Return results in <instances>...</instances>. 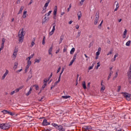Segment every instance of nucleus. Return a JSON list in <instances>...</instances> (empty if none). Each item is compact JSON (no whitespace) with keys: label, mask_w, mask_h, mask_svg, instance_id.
I'll list each match as a JSON object with an SVG mask.
<instances>
[{"label":"nucleus","mask_w":131,"mask_h":131,"mask_svg":"<svg viewBox=\"0 0 131 131\" xmlns=\"http://www.w3.org/2000/svg\"><path fill=\"white\" fill-rule=\"evenodd\" d=\"M25 30L24 28L21 29L18 32V41L19 42H23V40H24V36L25 35Z\"/></svg>","instance_id":"1"},{"label":"nucleus","mask_w":131,"mask_h":131,"mask_svg":"<svg viewBox=\"0 0 131 131\" xmlns=\"http://www.w3.org/2000/svg\"><path fill=\"white\" fill-rule=\"evenodd\" d=\"M11 127V125L9 123L0 124V128L2 129H9Z\"/></svg>","instance_id":"2"},{"label":"nucleus","mask_w":131,"mask_h":131,"mask_svg":"<svg viewBox=\"0 0 131 131\" xmlns=\"http://www.w3.org/2000/svg\"><path fill=\"white\" fill-rule=\"evenodd\" d=\"M26 60L27 61V65L25 69V72H27L28 69H29V67L31 66V61H30V59H28V58H26Z\"/></svg>","instance_id":"3"},{"label":"nucleus","mask_w":131,"mask_h":131,"mask_svg":"<svg viewBox=\"0 0 131 131\" xmlns=\"http://www.w3.org/2000/svg\"><path fill=\"white\" fill-rule=\"evenodd\" d=\"M123 96H124V98L127 100V101H130L131 100V94H129L126 93H123Z\"/></svg>","instance_id":"4"},{"label":"nucleus","mask_w":131,"mask_h":131,"mask_svg":"<svg viewBox=\"0 0 131 131\" xmlns=\"http://www.w3.org/2000/svg\"><path fill=\"white\" fill-rule=\"evenodd\" d=\"M95 16L96 18L94 20V25H97V24H98V22H99V13L97 12Z\"/></svg>","instance_id":"5"},{"label":"nucleus","mask_w":131,"mask_h":131,"mask_svg":"<svg viewBox=\"0 0 131 131\" xmlns=\"http://www.w3.org/2000/svg\"><path fill=\"white\" fill-rule=\"evenodd\" d=\"M8 74H9V71L8 70H6L5 73L4 74L2 77V80H4V79L7 77V75H8Z\"/></svg>","instance_id":"6"},{"label":"nucleus","mask_w":131,"mask_h":131,"mask_svg":"<svg viewBox=\"0 0 131 131\" xmlns=\"http://www.w3.org/2000/svg\"><path fill=\"white\" fill-rule=\"evenodd\" d=\"M55 27H56V25L53 26L52 30H51V31L49 32V35L51 36L54 34V32H55V30H56Z\"/></svg>","instance_id":"7"},{"label":"nucleus","mask_w":131,"mask_h":131,"mask_svg":"<svg viewBox=\"0 0 131 131\" xmlns=\"http://www.w3.org/2000/svg\"><path fill=\"white\" fill-rule=\"evenodd\" d=\"M52 126L54 127H56V128H58V129L62 128L61 125H58V124L56 123H52Z\"/></svg>","instance_id":"8"},{"label":"nucleus","mask_w":131,"mask_h":131,"mask_svg":"<svg viewBox=\"0 0 131 131\" xmlns=\"http://www.w3.org/2000/svg\"><path fill=\"white\" fill-rule=\"evenodd\" d=\"M127 76L130 78V77H131V64L129 67V70L127 72Z\"/></svg>","instance_id":"9"},{"label":"nucleus","mask_w":131,"mask_h":131,"mask_svg":"<svg viewBox=\"0 0 131 131\" xmlns=\"http://www.w3.org/2000/svg\"><path fill=\"white\" fill-rule=\"evenodd\" d=\"M77 16H78V19L80 20V18H81V17H82V13H81V11L78 12Z\"/></svg>","instance_id":"10"},{"label":"nucleus","mask_w":131,"mask_h":131,"mask_svg":"<svg viewBox=\"0 0 131 131\" xmlns=\"http://www.w3.org/2000/svg\"><path fill=\"white\" fill-rule=\"evenodd\" d=\"M51 2V0H48L46 2V3L45 4L43 8L45 9H47L48 8V6H49V4H50V2Z\"/></svg>","instance_id":"11"},{"label":"nucleus","mask_w":131,"mask_h":131,"mask_svg":"<svg viewBox=\"0 0 131 131\" xmlns=\"http://www.w3.org/2000/svg\"><path fill=\"white\" fill-rule=\"evenodd\" d=\"M118 56H119V54L118 53H116L114 56V58L112 59V62H115L116 60V58H117Z\"/></svg>","instance_id":"12"},{"label":"nucleus","mask_w":131,"mask_h":131,"mask_svg":"<svg viewBox=\"0 0 131 131\" xmlns=\"http://www.w3.org/2000/svg\"><path fill=\"white\" fill-rule=\"evenodd\" d=\"M53 46H51L49 50H48V53H49V55H53V53H52V52H53Z\"/></svg>","instance_id":"13"},{"label":"nucleus","mask_w":131,"mask_h":131,"mask_svg":"<svg viewBox=\"0 0 131 131\" xmlns=\"http://www.w3.org/2000/svg\"><path fill=\"white\" fill-rule=\"evenodd\" d=\"M28 15H27V11H24L23 12V19H25L26 17H27Z\"/></svg>","instance_id":"14"},{"label":"nucleus","mask_w":131,"mask_h":131,"mask_svg":"<svg viewBox=\"0 0 131 131\" xmlns=\"http://www.w3.org/2000/svg\"><path fill=\"white\" fill-rule=\"evenodd\" d=\"M60 81H61V75L59 76L58 81L54 83V86H56V85H57V84H58Z\"/></svg>","instance_id":"15"},{"label":"nucleus","mask_w":131,"mask_h":131,"mask_svg":"<svg viewBox=\"0 0 131 131\" xmlns=\"http://www.w3.org/2000/svg\"><path fill=\"white\" fill-rule=\"evenodd\" d=\"M40 61H41V58H36L34 60V64H35V63H40Z\"/></svg>","instance_id":"16"},{"label":"nucleus","mask_w":131,"mask_h":131,"mask_svg":"<svg viewBox=\"0 0 131 131\" xmlns=\"http://www.w3.org/2000/svg\"><path fill=\"white\" fill-rule=\"evenodd\" d=\"M43 125H49L50 124V123L48 122V121L47 120H44L42 122Z\"/></svg>","instance_id":"17"},{"label":"nucleus","mask_w":131,"mask_h":131,"mask_svg":"<svg viewBox=\"0 0 131 131\" xmlns=\"http://www.w3.org/2000/svg\"><path fill=\"white\" fill-rule=\"evenodd\" d=\"M33 86H31L30 88L29 91L26 94V96H29L30 94H31V92H32Z\"/></svg>","instance_id":"18"},{"label":"nucleus","mask_w":131,"mask_h":131,"mask_svg":"<svg viewBox=\"0 0 131 131\" xmlns=\"http://www.w3.org/2000/svg\"><path fill=\"white\" fill-rule=\"evenodd\" d=\"M17 67H18V62H15L14 63V67H13V69L14 70H16V69H17Z\"/></svg>","instance_id":"19"},{"label":"nucleus","mask_w":131,"mask_h":131,"mask_svg":"<svg viewBox=\"0 0 131 131\" xmlns=\"http://www.w3.org/2000/svg\"><path fill=\"white\" fill-rule=\"evenodd\" d=\"M23 9H24V6H21L20 9L18 13V15H19V14H21V13H22V11H23Z\"/></svg>","instance_id":"20"},{"label":"nucleus","mask_w":131,"mask_h":131,"mask_svg":"<svg viewBox=\"0 0 131 131\" xmlns=\"http://www.w3.org/2000/svg\"><path fill=\"white\" fill-rule=\"evenodd\" d=\"M75 52V48H73L71 51H70V54L71 55H73V54H74V52Z\"/></svg>","instance_id":"21"},{"label":"nucleus","mask_w":131,"mask_h":131,"mask_svg":"<svg viewBox=\"0 0 131 131\" xmlns=\"http://www.w3.org/2000/svg\"><path fill=\"white\" fill-rule=\"evenodd\" d=\"M82 86L84 90H86V85H85V81L82 82Z\"/></svg>","instance_id":"22"},{"label":"nucleus","mask_w":131,"mask_h":131,"mask_svg":"<svg viewBox=\"0 0 131 131\" xmlns=\"http://www.w3.org/2000/svg\"><path fill=\"white\" fill-rule=\"evenodd\" d=\"M33 57H34V54H32L29 57H27V59H28L29 60H31V59H32Z\"/></svg>","instance_id":"23"},{"label":"nucleus","mask_w":131,"mask_h":131,"mask_svg":"<svg viewBox=\"0 0 131 131\" xmlns=\"http://www.w3.org/2000/svg\"><path fill=\"white\" fill-rule=\"evenodd\" d=\"M17 54L15 52H13V55H12V58L13 59H16V57H17Z\"/></svg>","instance_id":"24"},{"label":"nucleus","mask_w":131,"mask_h":131,"mask_svg":"<svg viewBox=\"0 0 131 131\" xmlns=\"http://www.w3.org/2000/svg\"><path fill=\"white\" fill-rule=\"evenodd\" d=\"M130 43H131V41L130 40H128L126 43V46L127 47H129L130 46Z\"/></svg>","instance_id":"25"},{"label":"nucleus","mask_w":131,"mask_h":131,"mask_svg":"<svg viewBox=\"0 0 131 131\" xmlns=\"http://www.w3.org/2000/svg\"><path fill=\"white\" fill-rule=\"evenodd\" d=\"M46 12H47V9L43 7L42 10L41 11V13L45 14V13H46Z\"/></svg>","instance_id":"26"},{"label":"nucleus","mask_w":131,"mask_h":131,"mask_svg":"<svg viewBox=\"0 0 131 131\" xmlns=\"http://www.w3.org/2000/svg\"><path fill=\"white\" fill-rule=\"evenodd\" d=\"M5 41H6V39L3 38L2 39V43L1 44V46H3V47H4Z\"/></svg>","instance_id":"27"},{"label":"nucleus","mask_w":131,"mask_h":131,"mask_svg":"<svg viewBox=\"0 0 131 131\" xmlns=\"http://www.w3.org/2000/svg\"><path fill=\"white\" fill-rule=\"evenodd\" d=\"M106 89V87H105V85H102L101 89H100V91L101 92L103 91H105V89Z\"/></svg>","instance_id":"28"},{"label":"nucleus","mask_w":131,"mask_h":131,"mask_svg":"<svg viewBox=\"0 0 131 131\" xmlns=\"http://www.w3.org/2000/svg\"><path fill=\"white\" fill-rule=\"evenodd\" d=\"M102 24H103V20L101 21V23L99 24V25L98 27L99 29H101V28H102Z\"/></svg>","instance_id":"29"},{"label":"nucleus","mask_w":131,"mask_h":131,"mask_svg":"<svg viewBox=\"0 0 131 131\" xmlns=\"http://www.w3.org/2000/svg\"><path fill=\"white\" fill-rule=\"evenodd\" d=\"M2 112H3V113H4V114H9V111H8L7 110H4V111H2Z\"/></svg>","instance_id":"30"},{"label":"nucleus","mask_w":131,"mask_h":131,"mask_svg":"<svg viewBox=\"0 0 131 131\" xmlns=\"http://www.w3.org/2000/svg\"><path fill=\"white\" fill-rule=\"evenodd\" d=\"M31 86H33H33H35V90H36V91H38V90L39 89L38 85H34Z\"/></svg>","instance_id":"31"},{"label":"nucleus","mask_w":131,"mask_h":131,"mask_svg":"<svg viewBox=\"0 0 131 131\" xmlns=\"http://www.w3.org/2000/svg\"><path fill=\"white\" fill-rule=\"evenodd\" d=\"M113 73V72H112L110 73V74L108 76V78H107L108 80H109V79H110V78H111V75H112Z\"/></svg>","instance_id":"32"},{"label":"nucleus","mask_w":131,"mask_h":131,"mask_svg":"<svg viewBox=\"0 0 131 131\" xmlns=\"http://www.w3.org/2000/svg\"><path fill=\"white\" fill-rule=\"evenodd\" d=\"M62 98H63V99H68V98H70V96H63Z\"/></svg>","instance_id":"33"},{"label":"nucleus","mask_w":131,"mask_h":131,"mask_svg":"<svg viewBox=\"0 0 131 131\" xmlns=\"http://www.w3.org/2000/svg\"><path fill=\"white\" fill-rule=\"evenodd\" d=\"M47 86V83L45 82H43V85L42 86V89H45Z\"/></svg>","instance_id":"34"},{"label":"nucleus","mask_w":131,"mask_h":131,"mask_svg":"<svg viewBox=\"0 0 131 131\" xmlns=\"http://www.w3.org/2000/svg\"><path fill=\"white\" fill-rule=\"evenodd\" d=\"M73 63H74V61L72 60L70 62L69 66H72V64H73Z\"/></svg>","instance_id":"35"},{"label":"nucleus","mask_w":131,"mask_h":131,"mask_svg":"<svg viewBox=\"0 0 131 131\" xmlns=\"http://www.w3.org/2000/svg\"><path fill=\"white\" fill-rule=\"evenodd\" d=\"M83 129L87 130V129H89V126H84V127H83Z\"/></svg>","instance_id":"36"},{"label":"nucleus","mask_w":131,"mask_h":131,"mask_svg":"<svg viewBox=\"0 0 131 131\" xmlns=\"http://www.w3.org/2000/svg\"><path fill=\"white\" fill-rule=\"evenodd\" d=\"M52 11H50L47 14H45V16H50L52 14Z\"/></svg>","instance_id":"37"},{"label":"nucleus","mask_w":131,"mask_h":131,"mask_svg":"<svg viewBox=\"0 0 131 131\" xmlns=\"http://www.w3.org/2000/svg\"><path fill=\"white\" fill-rule=\"evenodd\" d=\"M35 45V43L34 42V41H32L31 43V47L32 48L33 46Z\"/></svg>","instance_id":"38"},{"label":"nucleus","mask_w":131,"mask_h":131,"mask_svg":"<svg viewBox=\"0 0 131 131\" xmlns=\"http://www.w3.org/2000/svg\"><path fill=\"white\" fill-rule=\"evenodd\" d=\"M127 33V30L125 29V31L123 32V35H126Z\"/></svg>","instance_id":"39"},{"label":"nucleus","mask_w":131,"mask_h":131,"mask_svg":"<svg viewBox=\"0 0 131 131\" xmlns=\"http://www.w3.org/2000/svg\"><path fill=\"white\" fill-rule=\"evenodd\" d=\"M50 79H49V78H46L45 79H44L43 82H46L47 83V82H48V81H49V80H50Z\"/></svg>","instance_id":"40"},{"label":"nucleus","mask_w":131,"mask_h":131,"mask_svg":"<svg viewBox=\"0 0 131 131\" xmlns=\"http://www.w3.org/2000/svg\"><path fill=\"white\" fill-rule=\"evenodd\" d=\"M63 52V53H66V52H67V47H64Z\"/></svg>","instance_id":"41"},{"label":"nucleus","mask_w":131,"mask_h":131,"mask_svg":"<svg viewBox=\"0 0 131 131\" xmlns=\"http://www.w3.org/2000/svg\"><path fill=\"white\" fill-rule=\"evenodd\" d=\"M84 1L85 0H81L80 2V6H82V5L83 4V3H84Z\"/></svg>","instance_id":"42"},{"label":"nucleus","mask_w":131,"mask_h":131,"mask_svg":"<svg viewBox=\"0 0 131 131\" xmlns=\"http://www.w3.org/2000/svg\"><path fill=\"white\" fill-rule=\"evenodd\" d=\"M44 19H45V21H42V24H43V23H46V22L47 21H48V20H49V18H47V17H46V16H45V17Z\"/></svg>","instance_id":"43"},{"label":"nucleus","mask_w":131,"mask_h":131,"mask_svg":"<svg viewBox=\"0 0 131 131\" xmlns=\"http://www.w3.org/2000/svg\"><path fill=\"white\" fill-rule=\"evenodd\" d=\"M13 53L18 54V48H15V49L14 50Z\"/></svg>","instance_id":"44"},{"label":"nucleus","mask_w":131,"mask_h":131,"mask_svg":"<svg viewBox=\"0 0 131 131\" xmlns=\"http://www.w3.org/2000/svg\"><path fill=\"white\" fill-rule=\"evenodd\" d=\"M76 56H77V55L76 54H74V57H73V61H75V60H76Z\"/></svg>","instance_id":"45"},{"label":"nucleus","mask_w":131,"mask_h":131,"mask_svg":"<svg viewBox=\"0 0 131 131\" xmlns=\"http://www.w3.org/2000/svg\"><path fill=\"white\" fill-rule=\"evenodd\" d=\"M117 76H118V72H116V74L115 75V76L114 77V78H116V77H117Z\"/></svg>","instance_id":"46"},{"label":"nucleus","mask_w":131,"mask_h":131,"mask_svg":"<svg viewBox=\"0 0 131 131\" xmlns=\"http://www.w3.org/2000/svg\"><path fill=\"white\" fill-rule=\"evenodd\" d=\"M8 114H9V115H11V116H14V115H15V114H14L11 112H9Z\"/></svg>","instance_id":"47"},{"label":"nucleus","mask_w":131,"mask_h":131,"mask_svg":"<svg viewBox=\"0 0 131 131\" xmlns=\"http://www.w3.org/2000/svg\"><path fill=\"white\" fill-rule=\"evenodd\" d=\"M4 46H1V47L0 48V54H1L2 51H3V50H4Z\"/></svg>","instance_id":"48"},{"label":"nucleus","mask_w":131,"mask_h":131,"mask_svg":"<svg viewBox=\"0 0 131 131\" xmlns=\"http://www.w3.org/2000/svg\"><path fill=\"white\" fill-rule=\"evenodd\" d=\"M100 66V62H98L97 63V66L96 67V69H98Z\"/></svg>","instance_id":"49"},{"label":"nucleus","mask_w":131,"mask_h":131,"mask_svg":"<svg viewBox=\"0 0 131 131\" xmlns=\"http://www.w3.org/2000/svg\"><path fill=\"white\" fill-rule=\"evenodd\" d=\"M71 4H70V6H69V8H68V9H67V11L68 12H69L70 11V9H71Z\"/></svg>","instance_id":"50"},{"label":"nucleus","mask_w":131,"mask_h":131,"mask_svg":"<svg viewBox=\"0 0 131 131\" xmlns=\"http://www.w3.org/2000/svg\"><path fill=\"white\" fill-rule=\"evenodd\" d=\"M58 129L60 130V131H65V129H64V128H63V127L61 126V128H58Z\"/></svg>","instance_id":"51"},{"label":"nucleus","mask_w":131,"mask_h":131,"mask_svg":"<svg viewBox=\"0 0 131 131\" xmlns=\"http://www.w3.org/2000/svg\"><path fill=\"white\" fill-rule=\"evenodd\" d=\"M63 72H64V68L62 69L61 72L60 73V74L59 75V76H60V78H61V75H62V74L63 73Z\"/></svg>","instance_id":"52"},{"label":"nucleus","mask_w":131,"mask_h":131,"mask_svg":"<svg viewBox=\"0 0 131 131\" xmlns=\"http://www.w3.org/2000/svg\"><path fill=\"white\" fill-rule=\"evenodd\" d=\"M120 90H121V87L120 86H118L117 92H120Z\"/></svg>","instance_id":"53"},{"label":"nucleus","mask_w":131,"mask_h":131,"mask_svg":"<svg viewBox=\"0 0 131 131\" xmlns=\"http://www.w3.org/2000/svg\"><path fill=\"white\" fill-rule=\"evenodd\" d=\"M60 52V48H58V49L56 51L55 53L58 54Z\"/></svg>","instance_id":"54"},{"label":"nucleus","mask_w":131,"mask_h":131,"mask_svg":"<svg viewBox=\"0 0 131 131\" xmlns=\"http://www.w3.org/2000/svg\"><path fill=\"white\" fill-rule=\"evenodd\" d=\"M15 93H16L15 91H13L11 92L10 93L11 96H13V95L14 94H15Z\"/></svg>","instance_id":"55"},{"label":"nucleus","mask_w":131,"mask_h":131,"mask_svg":"<svg viewBox=\"0 0 131 131\" xmlns=\"http://www.w3.org/2000/svg\"><path fill=\"white\" fill-rule=\"evenodd\" d=\"M93 68H94V66H92L91 67H89V70H92V69H93Z\"/></svg>","instance_id":"56"},{"label":"nucleus","mask_w":131,"mask_h":131,"mask_svg":"<svg viewBox=\"0 0 131 131\" xmlns=\"http://www.w3.org/2000/svg\"><path fill=\"white\" fill-rule=\"evenodd\" d=\"M117 9H118L119 8V4H118V2L116 4V7Z\"/></svg>","instance_id":"57"},{"label":"nucleus","mask_w":131,"mask_h":131,"mask_svg":"<svg viewBox=\"0 0 131 131\" xmlns=\"http://www.w3.org/2000/svg\"><path fill=\"white\" fill-rule=\"evenodd\" d=\"M60 70H61V67H60L57 70V73H59L60 72Z\"/></svg>","instance_id":"58"},{"label":"nucleus","mask_w":131,"mask_h":131,"mask_svg":"<svg viewBox=\"0 0 131 131\" xmlns=\"http://www.w3.org/2000/svg\"><path fill=\"white\" fill-rule=\"evenodd\" d=\"M24 88V86L23 85V86H20L19 87L18 89V90H19V91H20V90H22V89Z\"/></svg>","instance_id":"59"},{"label":"nucleus","mask_w":131,"mask_h":131,"mask_svg":"<svg viewBox=\"0 0 131 131\" xmlns=\"http://www.w3.org/2000/svg\"><path fill=\"white\" fill-rule=\"evenodd\" d=\"M79 36H80V32H78L77 37H79Z\"/></svg>","instance_id":"60"},{"label":"nucleus","mask_w":131,"mask_h":131,"mask_svg":"<svg viewBox=\"0 0 131 131\" xmlns=\"http://www.w3.org/2000/svg\"><path fill=\"white\" fill-rule=\"evenodd\" d=\"M22 71V69L18 70L16 71V73H19V72H21Z\"/></svg>","instance_id":"61"},{"label":"nucleus","mask_w":131,"mask_h":131,"mask_svg":"<svg viewBox=\"0 0 131 131\" xmlns=\"http://www.w3.org/2000/svg\"><path fill=\"white\" fill-rule=\"evenodd\" d=\"M100 53H101V52H99L97 51V52H96V56H99Z\"/></svg>","instance_id":"62"},{"label":"nucleus","mask_w":131,"mask_h":131,"mask_svg":"<svg viewBox=\"0 0 131 131\" xmlns=\"http://www.w3.org/2000/svg\"><path fill=\"white\" fill-rule=\"evenodd\" d=\"M19 91H20V90H19L18 88H17V89H16V90H14L15 93H18V92H19Z\"/></svg>","instance_id":"63"},{"label":"nucleus","mask_w":131,"mask_h":131,"mask_svg":"<svg viewBox=\"0 0 131 131\" xmlns=\"http://www.w3.org/2000/svg\"><path fill=\"white\" fill-rule=\"evenodd\" d=\"M54 12H55L57 13V6H55V8L54 9Z\"/></svg>","instance_id":"64"}]
</instances>
